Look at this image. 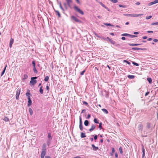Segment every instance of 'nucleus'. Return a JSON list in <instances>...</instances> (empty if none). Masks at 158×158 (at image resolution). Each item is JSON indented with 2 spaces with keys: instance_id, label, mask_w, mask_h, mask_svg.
Segmentation results:
<instances>
[{
  "instance_id": "obj_1",
  "label": "nucleus",
  "mask_w": 158,
  "mask_h": 158,
  "mask_svg": "<svg viewBox=\"0 0 158 158\" xmlns=\"http://www.w3.org/2000/svg\"><path fill=\"white\" fill-rule=\"evenodd\" d=\"M47 152L46 146L45 143H43L42 147V152L40 155L41 158H44Z\"/></svg>"
},
{
  "instance_id": "obj_2",
  "label": "nucleus",
  "mask_w": 158,
  "mask_h": 158,
  "mask_svg": "<svg viewBox=\"0 0 158 158\" xmlns=\"http://www.w3.org/2000/svg\"><path fill=\"white\" fill-rule=\"evenodd\" d=\"M124 15L127 16H130L133 17H137L141 16L143 15V14H124Z\"/></svg>"
},
{
  "instance_id": "obj_3",
  "label": "nucleus",
  "mask_w": 158,
  "mask_h": 158,
  "mask_svg": "<svg viewBox=\"0 0 158 158\" xmlns=\"http://www.w3.org/2000/svg\"><path fill=\"white\" fill-rule=\"evenodd\" d=\"M73 8L76 11L78 12L82 15H83L84 14L83 12L80 9L78 8L77 6H74Z\"/></svg>"
},
{
  "instance_id": "obj_4",
  "label": "nucleus",
  "mask_w": 158,
  "mask_h": 158,
  "mask_svg": "<svg viewBox=\"0 0 158 158\" xmlns=\"http://www.w3.org/2000/svg\"><path fill=\"white\" fill-rule=\"evenodd\" d=\"M37 78V77H31V80L30 81V83L32 85H35L37 82V81L35 80V79H36Z\"/></svg>"
},
{
  "instance_id": "obj_5",
  "label": "nucleus",
  "mask_w": 158,
  "mask_h": 158,
  "mask_svg": "<svg viewBox=\"0 0 158 158\" xmlns=\"http://www.w3.org/2000/svg\"><path fill=\"white\" fill-rule=\"evenodd\" d=\"M71 18L76 22H78L79 23H81V21L80 20L78 19L77 17L73 15L71 16Z\"/></svg>"
},
{
  "instance_id": "obj_6",
  "label": "nucleus",
  "mask_w": 158,
  "mask_h": 158,
  "mask_svg": "<svg viewBox=\"0 0 158 158\" xmlns=\"http://www.w3.org/2000/svg\"><path fill=\"white\" fill-rule=\"evenodd\" d=\"M20 91L21 89L20 88H18L16 90V99L17 100L19 99V96L20 93Z\"/></svg>"
},
{
  "instance_id": "obj_7",
  "label": "nucleus",
  "mask_w": 158,
  "mask_h": 158,
  "mask_svg": "<svg viewBox=\"0 0 158 158\" xmlns=\"http://www.w3.org/2000/svg\"><path fill=\"white\" fill-rule=\"evenodd\" d=\"M79 128L81 131H82L83 129L81 116H79Z\"/></svg>"
},
{
  "instance_id": "obj_8",
  "label": "nucleus",
  "mask_w": 158,
  "mask_h": 158,
  "mask_svg": "<svg viewBox=\"0 0 158 158\" xmlns=\"http://www.w3.org/2000/svg\"><path fill=\"white\" fill-rule=\"evenodd\" d=\"M14 42V40L13 38H11L10 39V43H9V47L11 48L12 46V45L13 44Z\"/></svg>"
},
{
  "instance_id": "obj_9",
  "label": "nucleus",
  "mask_w": 158,
  "mask_h": 158,
  "mask_svg": "<svg viewBox=\"0 0 158 158\" xmlns=\"http://www.w3.org/2000/svg\"><path fill=\"white\" fill-rule=\"evenodd\" d=\"M138 128L139 131H142L143 129V126L141 124H139L138 125Z\"/></svg>"
},
{
  "instance_id": "obj_10",
  "label": "nucleus",
  "mask_w": 158,
  "mask_h": 158,
  "mask_svg": "<svg viewBox=\"0 0 158 158\" xmlns=\"http://www.w3.org/2000/svg\"><path fill=\"white\" fill-rule=\"evenodd\" d=\"M96 126L94 124H92L91 125V128L89 129V131L91 132L95 128Z\"/></svg>"
},
{
  "instance_id": "obj_11",
  "label": "nucleus",
  "mask_w": 158,
  "mask_h": 158,
  "mask_svg": "<svg viewBox=\"0 0 158 158\" xmlns=\"http://www.w3.org/2000/svg\"><path fill=\"white\" fill-rule=\"evenodd\" d=\"M66 1L68 6L70 7V4L72 3V0H66Z\"/></svg>"
},
{
  "instance_id": "obj_12",
  "label": "nucleus",
  "mask_w": 158,
  "mask_h": 158,
  "mask_svg": "<svg viewBox=\"0 0 158 158\" xmlns=\"http://www.w3.org/2000/svg\"><path fill=\"white\" fill-rule=\"evenodd\" d=\"M92 147L93 148V150L94 151H97L98 149V148L97 147H96L94 144H92L91 145Z\"/></svg>"
},
{
  "instance_id": "obj_13",
  "label": "nucleus",
  "mask_w": 158,
  "mask_h": 158,
  "mask_svg": "<svg viewBox=\"0 0 158 158\" xmlns=\"http://www.w3.org/2000/svg\"><path fill=\"white\" fill-rule=\"evenodd\" d=\"M107 39L108 40H109L110 42V43L111 44H115V42L114 41L110 39L109 37H107Z\"/></svg>"
},
{
  "instance_id": "obj_14",
  "label": "nucleus",
  "mask_w": 158,
  "mask_h": 158,
  "mask_svg": "<svg viewBox=\"0 0 158 158\" xmlns=\"http://www.w3.org/2000/svg\"><path fill=\"white\" fill-rule=\"evenodd\" d=\"M132 50H143V48H132Z\"/></svg>"
},
{
  "instance_id": "obj_15",
  "label": "nucleus",
  "mask_w": 158,
  "mask_h": 158,
  "mask_svg": "<svg viewBox=\"0 0 158 158\" xmlns=\"http://www.w3.org/2000/svg\"><path fill=\"white\" fill-rule=\"evenodd\" d=\"M140 44H129L128 45L131 46H138L139 45H140Z\"/></svg>"
},
{
  "instance_id": "obj_16",
  "label": "nucleus",
  "mask_w": 158,
  "mask_h": 158,
  "mask_svg": "<svg viewBox=\"0 0 158 158\" xmlns=\"http://www.w3.org/2000/svg\"><path fill=\"white\" fill-rule=\"evenodd\" d=\"M30 91L29 90H27V93H26V95L28 97V96H30Z\"/></svg>"
},
{
  "instance_id": "obj_17",
  "label": "nucleus",
  "mask_w": 158,
  "mask_h": 158,
  "mask_svg": "<svg viewBox=\"0 0 158 158\" xmlns=\"http://www.w3.org/2000/svg\"><path fill=\"white\" fill-rule=\"evenodd\" d=\"M6 66H7V65H6L3 70V71L2 72V73H1V76H2V75L4 74V73L5 72V71H6Z\"/></svg>"
},
{
  "instance_id": "obj_18",
  "label": "nucleus",
  "mask_w": 158,
  "mask_h": 158,
  "mask_svg": "<svg viewBox=\"0 0 158 158\" xmlns=\"http://www.w3.org/2000/svg\"><path fill=\"white\" fill-rule=\"evenodd\" d=\"M127 77L130 79H133L135 77V76L133 75H128Z\"/></svg>"
},
{
  "instance_id": "obj_19",
  "label": "nucleus",
  "mask_w": 158,
  "mask_h": 158,
  "mask_svg": "<svg viewBox=\"0 0 158 158\" xmlns=\"http://www.w3.org/2000/svg\"><path fill=\"white\" fill-rule=\"evenodd\" d=\"M48 140H51L52 139V137L51 136V134L50 133H48Z\"/></svg>"
},
{
  "instance_id": "obj_20",
  "label": "nucleus",
  "mask_w": 158,
  "mask_h": 158,
  "mask_svg": "<svg viewBox=\"0 0 158 158\" xmlns=\"http://www.w3.org/2000/svg\"><path fill=\"white\" fill-rule=\"evenodd\" d=\"M102 110L104 113L107 114L108 113V112L107 110L105 109H102Z\"/></svg>"
},
{
  "instance_id": "obj_21",
  "label": "nucleus",
  "mask_w": 158,
  "mask_h": 158,
  "mask_svg": "<svg viewBox=\"0 0 158 158\" xmlns=\"http://www.w3.org/2000/svg\"><path fill=\"white\" fill-rule=\"evenodd\" d=\"M86 137V135L83 132H81V137L82 138H83L85 137Z\"/></svg>"
},
{
  "instance_id": "obj_22",
  "label": "nucleus",
  "mask_w": 158,
  "mask_h": 158,
  "mask_svg": "<svg viewBox=\"0 0 158 158\" xmlns=\"http://www.w3.org/2000/svg\"><path fill=\"white\" fill-rule=\"evenodd\" d=\"M89 122L87 120H86L85 121L84 124L85 126H88L89 125Z\"/></svg>"
},
{
  "instance_id": "obj_23",
  "label": "nucleus",
  "mask_w": 158,
  "mask_h": 158,
  "mask_svg": "<svg viewBox=\"0 0 158 158\" xmlns=\"http://www.w3.org/2000/svg\"><path fill=\"white\" fill-rule=\"evenodd\" d=\"M30 114L31 115H32L33 114V110L31 108H29V110Z\"/></svg>"
},
{
  "instance_id": "obj_24",
  "label": "nucleus",
  "mask_w": 158,
  "mask_h": 158,
  "mask_svg": "<svg viewBox=\"0 0 158 158\" xmlns=\"http://www.w3.org/2000/svg\"><path fill=\"white\" fill-rule=\"evenodd\" d=\"M128 36L130 37L131 38H133L134 37H137V36L136 35H130V34H129Z\"/></svg>"
},
{
  "instance_id": "obj_25",
  "label": "nucleus",
  "mask_w": 158,
  "mask_h": 158,
  "mask_svg": "<svg viewBox=\"0 0 158 158\" xmlns=\"http://www.w3.org/2000/svg\"><path fill=\"white\" fill-rule=\"evenodd\" d=\"M28 77V75L26 74H24V75L23 78V80H25L27 79Z\"/></svg>"
},
{
  "instance_id": "obj_26",
  "label": "nucleus",
  "mask_w": 158,
  "mask_h": 158,
  "mask_svg": "<svg viewBox=\"0 0 158 158\" xmlns=\"http://www.w3.org/2000/svg\"><path fill=\"white\" fill-rule=\"evenodd\" d=\"M104 25H106V26H111V27H114V25L111 24L110 23H104Z\"/></svg>"
},
{
  "instance_id": "obj_27",
  "label": "nucleus",
  "mask_w": 158,
  "mask_h": 158,
  "mask_svg": "<svg viewBox=\"0 0 158 158\" xmlns=\"http://www.w3.org/2000/svg\"><path fill=\"white\" fill-rule=\"evenodd\" d=\"M32 104V101L31 100H28V104H27V106L28 107L30 106Z\"/></svg>"
},
{
  "instance_id": "obj_28",
  "label": "nucleus",
  "mask_w": 158,
  "mask_h": 158,
  "mask_svg": "<svg viewBox=\"0 0 158 158\" xmlns=\"http://www.w3.org/2000/svg\"><path fill=\"white\" fill-rule=\"evenodd\" d=\"M43 89H42V86H41L40 87V90H39V92H40V93L41 94H43Z\"/></svg>"
},
{
  "instance_id": "obj_29",
  "label": "nucleus",
  "mask_w": 158,
  "mask_h": 158,
  "mask_svg": "<svg viewBox=\"0 0 158 158\" xmlns=\"http://www.w3.org/2000/svg\"><path fill=\"white\" fill-rule=\"evenodd\" d=\"M147 80L150 84H151L152 83V80L151 78H148Z\"/></svg>"
},
{
  "instance_id": "obj_30",
  "label": "nucleus",
  "mask_w": 158,
  "mask_h": 158,
  "mask_svg": "<svg viewBox=\"0 0 158 158\" xmlns=\"http://www.w3.org/2000/svg\"><path fill=\"white\" fill-rule=\"evenodd\" d=\"M49 79V77L48 76H46L44 79V81H48Z\"/></svg>"
},
{
  "instance_id": "obj_31",
  "label": "nucleus",
  "mask_w": 158,
  "mask_h": 158,
  "mask_svg": "<svg viewBox=\"0 0 158 158\" xmlns=\"http://www.w3.org/2000/svg\"><path fill=\"white\" fill-rule=\"evenodd\" d=\"M100 4L103 7L106 9H107V7H106L105 5H104L102 2H99Z\"/></svg>"
},
{
  "instance_id": "obj_32",
  "label": "nucleus",
  "mask_w": 158,
  "mask_h": 158,
  "mask_svg": "<svg viewBox=\"0 0 158 158\" xmlns=\"http://www.w3.org/2000/svg\"><path fill=\"white\" fill-rule=\"evenodd\" d=\"M55 12H56V15L58 16V17H60V16H61L60 14V12H59V11L58 10H55Z\"/></svg>"
},
{
  "instance_id": "obj_33",
  "label": "nucleus",
  "mask_w": 158,
  "mask_h": 158,
  "mask_svg": "<svg viewBox=\"0 0 158 158\" xmlns=\"http://www.w3.org/2000/svg\"><path fill=\"white\" fill-rule=\"evenodd\" d=\"M119 151L120 153L121 154H122L123 153V149L121 147H120L119 148Z\"/></svg>"
},
{
  "instance_id": "obj_34",
  "label": "nucleus",
  "mask_w": 158,
  "mask_h": 158,
  "mask_svg": "<svg viewBox=\"0 0 158 158\" xmlns=\"http://www.w3.org/2000/svg\"><path fill=\"white\" fill-rule=\"evenodd\" d=\"M99 38H100L102 39H103V40H108V39H107V38H105L103 37H102V36H100V37H99Z\"/></svg>"
},
{
  "instance_id": "obj_35",
  "label": "nucleus",
  "mask_w": 158,
  "mask_h": 158,
  "mask_svg": "<svg viewBox=\"0 0 158 158\" xmlns=\"http://www.w3.org/2000/svg\"><path fill=\"white\" fill-rule=\"evenodd\" d=\"M147 132L145 133V131H144V133L143 134H142V137H146L147 136Z\"/></svg>"
},
{
  "instance_id": "obj_36",
  "label": "nucleus",
  "mask_w": 158,
  "mask_h": 158,
  "mask_svg": "<svg viewBox=\"0 0 158 158\" xmlns=\"http://www.w3.org/2000/svg\"><path fill=\"white\" fill-rule=\"evenodd\" d=\"M3 120H4L6 122H7L9 121V118L6 117H4L3 119Z\"/></svg>"
},
{
  "instance_id": "obj_37",
  "label": "nucleus",
  "mask_w": 158,
  "mask_h": 158,
  "mask_svg": "<svg viewBox=\"0 0 158 158\" xmlns=\"http://www.w3.org/2000/svg\"><path fill=\"white\" fill-rule=\"evenodd\" d=\"M110 2L114 3H116L118 2V1L117 0H109Z\"/></svg>"
},
{
  "instance_id": "obj_38",
  "label": "nucleus",
  "mask_w": 158,
  "mask_h": 158,
  "mask_svg": "<svg viewBox=\"0 0 158 158\" xmlns=\"http://www.w3.org/2000/svg\"><path fill=\"white\" fill-rule=\"evenodd\" d=\"M151 124L150 123H148L147 125V127L148 129H149L150 128Z\"/></svg>"
},
{
  "instance_id": "obj_39",
  "label": "nucleus",
  "mask_w": 158,
  "mask_h": 158,
  "mask_svg": "<svg viewBox=\"0 0 158 158\" xmlns=\"http://www.w3.org/2000/svg\"><path fill=\"white\" fill-rule=\"evenodd\" d=\"M128 34L127 33H123L122 34H121V36H129Z\"/></svg>"
},
{
  "instance_id": "obj_40",
  "label": "nucleus",
  "mask_w": 158,
  "mask_h": 158,
  "mask_svg": "<svg viewBox=\"0 0 158 158\" xmlns=\"http://www.w3.org/2000/svg\"><path fill=\"white\" fill-rule=\"evenodd\" d=\"M32 64L33 66V68L35 67V63L34 61H33L32 62Z\"/></svg>"
},
{
  "instance_id": "obj_41",
  "label": "nucleus",
  "mask_w": 158,
  "mask_h": 158,
  "mask_svg": "<svg viewBox=\"0 0 158 158\" xmlns=\"http://www.w3.org/2000/svg\"><path fill=\"white\" fill-rule=\"evenodd\" d=\"M94 121L96 123H99L98 122L97 119L96 118H95L94 119Z\"/></svg>"
},
{
  "instance_id": "obj_42",
  "label": "nucleus",
  "mask_w": 158,
  "mask_h": 158,
  "mask_svg": "<svg viewBox=\"0 0 158 158\" xmlns=\"http://www.w3.org/2000/svg\"><path fill=\"white\" fill-rule=\"evenodd\" d=\"M33 71H34V73H37V69H36L35 67L33 68Z\"/></svg>"
},
{
  "instance_id": "obj_43",
  "label": "nucleus",
  "mask_w": 158,
  "mask_h": 158,
  "mask_svg": "<svg viewBox=\"0 0 158 158\" xmlns=\"http://www.w3.org/2000/svg\"><path fill=\"white\" fill-rule=\"evenodd\" d=\"M154 4L153 2H152L148 3V6H150Z\"/></svg>"
},
{
  "instance_id": "obj_44",
  "label": "nucleus",
  "mask_w": 158,
  "mask_h": 158,
  "mask_svg": "<svg viewBox=\"0 0 158 158\" xmlns=\"http://www.w3.org/2000/svg\"><path fill=\"white\" fill-rule=\"evenodd\" d=\"M123 62H124L127 63V64H128L129 65L131 64V63H130V62H129L127 60H123Z\"/></svg>"
},
{
  "instance_id": "obj_45",
  "label": "nucleus",
  "mask_w": 158,
  "mask_h": 158,
  "mask_svg": "<svg viewBox=\"0 0 158 158\" xmlns=\"http://www.w3.org/2000/svg\"><path fill=\"white\" fill-rule=\"evenodd\" d=\"M59 6H60V8L61 9L63 10V11H64V9L63 8V7H62V6H61V3L60 2V3H59Z\"/></svg>"
},
{
  "instance_id": "obj_46",
  "label": "nucleus",
  "mask_w": 158,
  "mask_h": 158,
  "mask_svg": "<svg viewBox=\"0 0 158 158\" xmlns=\"http://www.w3.org/2000/svg\"><path fill=\"white\" fill-rule=\"evenodd\" d=\"M102 123H99L98 127L100 130H101L102 129Z\"/></svg>"
},
{
  "instance_id": "obj_47",
  "label": "nucleus",
  "mask_w": 158,
  "mask_h": 158,
  "mask_svg": "<svg viewBox=\"0 0 158 158\" xmlns=\"http://www.w3.org/2000/svg\"><path fill=\"white\" fill-rule=\"evenodd\" d=\"M152 16L151 15H150L148 16H147L146 18V19H148L152 18Z\"/></svg>"
},
{
  "instance_id": "obj_48",
  "label": "nucleus",
  "mask_w": 158,
  "mask_h": 158,
  "mask_svg": "<svg viewBox=\"0 0 158 158\" xmlns=\"http://www.w3.org/2000/svg\"><path fill=\"white\" fill-rule=\"evenodd\" d=\"M132 64L136 66H138L139 65V64L138 63H135V62H132Z\"/></svg>"
},
{
  "instance_id": "obj_49",
  "label": "nucleus",
  "mask_w": 158,
  "mask_h": 158,
  "mask_svg": "<svg viewBox=\"0 0 158 158\" xmlns=\"http://www.w3.org/2000/svg\"><path fill=\"white\" fill-rule=\"evenodd\" d=\"M151 25H158V22L153 23H152Z\"/></svg>"
},
{
  "instance_id": "obj_50",
  "label": "nucleus",
  "mask_w": 158,
  "mask_h": 158,
  "mask_svg": "<svg viewBox=\"0 0 158 158\" xmlns=\"http://www.w3.org/2000/svg\"><path fill=\"white\" fill-rule=\"evenodd\" d=\"M142 152H143V153H145V149H144V148L143 147V145H142Z\"/></svg>"
},
{
  "instance_id": "obj_51",
  "label": "nucleus",
  "mask_w": 158,
  "mask_h": 158,
  "mask_svg": "<svg viewBox=\"0 0 158 158\" xmlns=\"http://www.w3.org/2000/svg\"><path fill=\"white\" fill-rule=\"evenodd\" d=\"M119 6L120 7H122V8H125L126 7V6H124V5H119Z\"/></svg>"
},
{
  "instance_id": "obj_52",
  "label": "nucleus",
  "mask_w": 158,
  "mask_h": 158,
  "mask_svg": "<svg viewBox=\"0 0 158 158\" xmlns=\"http://www.w3.org/2000/svg\"><path fill=\"white\" fill-rule=\"evenodd\" d=\"M85 70H84L83 71H82L81 73H80V74L81 75H83L84 74V73L85 72Z\"/></svg>"
},
{
  "instance_id": "obj_53",
  "label": "nucleus",
  "mask_w": 158,
  "mask_h": 158,
  "mask_svg": "<svg viewBox=\"0 0 158 158\" xmlns=\"http://www.w3.org/2000/svg\"><path fill=\"white\" fill-rule=\"evenodd\" d=\"M94 34L97 37H98L99 38L100 36H99L96 32H94Z\"/></svg>"
},
{
  "instance_id": "obj_54",
  "label": "nucleus",
  "mask_w": 158,
  "mask_h": 158,
  "mask_svg": "<svg viewBox=\"0 0 158 158\" xmlns=\"http://www.w3.org/2000/svg\"><path fill=\"white\" fill-rule=\"evenodd\" d=\"M83 103L84 104H85V105L86 106H87L88 105V103L87 102H85V101H83Z\"/></svg>"
},
{
  "instance_id": "obj_55",
  "label": "nucleus",
  "mask_w": 158,
  "mask_h": 158,
  "mask_svg": "<svg viewBox=\"0 0 158 158\" xmlns=\"http://www.w3.org/2000/svg\"><path fill=\"white\" fill-rule=\"evenodd\" d=\"M50 140H48L47 141V145H48V146H49L50 144Z\"/></svg>"
},
{
  "instance_id": "obj_56",
  "label": "nucleus",
  "mask_w": 158,
  "mask_h": 158,
  "mask_svg": "<svg viewBox=\"0 0 158 158\" xmlns=\"http://www.w3.org/2000/svg\"><path fill=\"white\" fill-rule=\"evenodd\" d=\"M91 115L89 114H88L87 116V117L86 118L87 119H89Z\"/></svg>"
},
{
  "instance_id": "obj_57",
  "label": "nucleus",
  "mask_w": 158,
  "mask_h": 158,
  "mask_svg": "<svg viewBox=\"0 0 158 158\" xmlns=\"http://www.w3.org/2000/svg\"><path fill=\"white\" fill-rule=\"evenodd\" d=\"M154 4L158 3V0H155L153 1Z\"/></svg>"
},
{
  "instance_id": "obj_58",
  "label": "nucleus",
  "mask_w": 158,
  "mask_h": 158,
  "mask_svg": "<svg viewBox=\"0 0 158 158\" xmlns=\"http://www.w3.org/2000/svg\"><path fill=\"white\" fill-rule=\"evenodd\" d=\"M97 139V135H95L94 136V139L96 140Z\"/></svg>"
},
{
  "instance_id": "obj_59",
  "label": "nucleus",
  "mask_w": 158,
  "mask_h": 158,
  "mask_svg": "<svg viewBox=\"0 0 158 158\" xmlns=\"http://www.w3.org/2000/svg\"><path fill=\"white\" fill-rule=\"evenodd\" d=\"M153 40L155 42H157L158 41V40L156 39H154Z\"/></svg>"
},
{
  "instance_id": "obj_60",
  "label": "nucleus",
  "mask_w": 158,
  "mask_h": 158,
  "mask_svg": "<svg viewBox=\"0 0 158 158\" xmlns=\"http://www.w3.org/2000/svg\"><path fill=\"white\" fill-rule=\"evenodd\" d=\"M112 152L113 153H114L115 152V150L114 148H112Z\"/></svg>"
},
{
  "instance_id": "obj_61",
  "label": "nucleus",
  "mask_w": 158,
  "mask_h": 158,
  "mask_svg": "<svg viewBox=\"0 0 158 158\" xmlns=\"http://www.w3.org/2000/svg\"><path fill=\"white\" fill-rule=\"evenodd\" d=\"M115 156L116 158H117L118 157V155L117 153H115Z\"/></svg>"
},
{
  "instance_id": "obj_62",
  "label": "nucleus",
  "mask_w": 158,
  "mask_h": 158,
  "mask_svg": "<svg viewBox=\"0 0 158 158\" xmlns=\"http://www.w3.org/2000/svg\"><path fill=\"white\" fill-rule=\"evenodd\" d=\"M147 32L148 33H152L153 32V31H148Z\"/></svg>"
},
{
  "instance_id": "obj_63",
  "label": "nucleus",
  "mask_w": 158,
  "mask_h": 158,
  "mask_svg": "<svg viewBox=\"0 0 158 158\" xmlns=\"http://www.w3.org/2000/svg\"><path fill=\"white\" fill-rule=\"evenodd\" d=\"M149 93V92H147L146 93H145V96H147L148 94Z\"/></svg>"
},
{
  "instance_id": "obj_64",
  "label": "nucleus",
  "mask_w": 158,
  "mask_h": 158,
  "mask_svg": "<svg viewBox=\"0 0 158 158\" xmlns=\"http://www.w3.org/2000/svg\"><path fill=\"white\" fill-rule=\"evenodd\" d=\"M45 158H51V157L49 156H46L45 157Z\"/></svg>"
}]
</instances>
